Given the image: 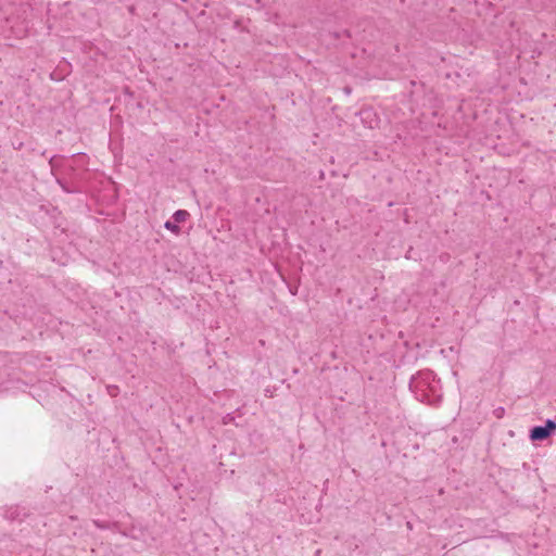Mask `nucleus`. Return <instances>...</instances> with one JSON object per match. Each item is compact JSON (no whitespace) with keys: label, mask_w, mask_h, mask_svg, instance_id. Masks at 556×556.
Listing matches in <instances>:
<instances>
[{"label":"nucleus","mask_w":556,"mask_h":556,"mask_svg":"<svg viewBox=\"0 0 556 556\" xmlns=\"http://www.w3.org/2000/svg\"><path fill=\"white\" fill-rule=\"evenodd\" d=\"M189 216V213L185 210H178L174 213L173 218L175 223H184L187 217Z\"/></svg>","instance_id":"obj_2"},{"label":"nucleus","mask_w":556,"mask_h":556,"mask_svg":"<svg viewBox=\"0 0 556 556\" xmlns=\"http://www.w3.org/2000/svg\"><path fill=\"white\" fill-rule=\"evenodd\" d=\"M164 226L166 229L170 230L174 233H179L180 231V228L175 223H172L169 220L166 222Z\"/></svg>","instance_id":"obj_3"},{"label":"nucleus","mask_w":556,"mask_h":556,"mask_svg":"<svg viewBox=\"0 0 556 556\" xmlns=\"http://www.w3.org/2000/svg\"><path fill=\"white\" fill-rule=\"evenodd\" d=\"M543 428L546 429L551 434L552 431L556 430V422L548 419L546 420L545 426Z\"/></svg>","instance_id":"obj_4"},{"label":"nucleus","mask_w":556,"mask_h":556,"mask_svg":"<svg viewBox=\"0 0 556 556\" xmlns=\"http://www.w3.org/2000/svg\"><path fill=\"white\" fill-rule=\"evenodd\" d=\"M549 437V433L543 427H534L530 432V438L533 441L544 440Z\"/></svg>","instance_id":"obj_1"}]
</instances>
